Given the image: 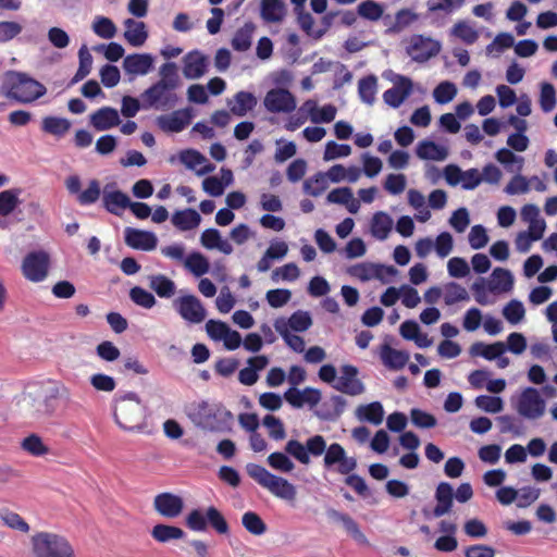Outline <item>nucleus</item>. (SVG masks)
Wrapping results in <instances>:
<instances>
[{
  "label": "nucleus",
  "instance_id": "15",
  "mask_svg": "<svg viewBox=\"0 0 557 557\" xmlns=\"http://www.w3.org/2000/svg\"><path fill=\"white\" fill-rule=\"evenodd\" d=\"M174 305L180 315L190 323H200L206 318L202 304L194 295L182 296L174 301Z\"/></svg>",
  "mask_w": 557,
  "mask_h": 557
},
{
  "label": "nucleus",
  "instance_id": "3",
  "mask_svg": "<svg viewBox=\"0 0 557 557\" xmlns=\"http://www.w3.org/2000/svg\"><path fill=\"white\" fill-rule=\"evenodd\" d=\"M47 88L26 73L9 70L3 73L0 95L17 103H32L41 98Z\"/></svg>",
  "mask_w": 557,
  "mask_h": 557
},
{
  "label": "nucleus",
  "instance_id": "18",
  "mask_svg": "<svg viewBox=\"0 0 557 557\" xmlns=\"http://www.w3.org/2000/svg\"><path fill=\"white\" fill-rule=\"evenodd\" d=\"M124 239L128 247L144 251L153 250L158 244V238L152 232L133 227L125 230Z\"/></svg>",
  "mask_w": 557,
  "mask_h": 557
},
{
  "label": "nucleus",
  "instance_id": "7",
  "mask_svg": "<svg viewBox=\"0 0 557 557\" xmlns=\"http://www.w3.org/2000/svg\"><path fill=\"white\" fill-rule=\"evenodd\" d=\"M186 527L194 532H206L211 528L219 535H228L230 525L224 515L214 506L196 508L185 518Z\"/></svg>",
  "mask_w": 557,
  "mask_h": 557
},
{
  "label": "nucleus",
  "instance_id": "57",
  "mask_svg": "<svg viewBox=\"0 0 557 557\" xmlns=\"http://www.w3.org/2000/svg\"><path fill=\"white\" fill-rule=\"evenodd\" d=\"M129 298L134 304L146 309L152 308L157 302L150 292L139 286H135L129 290Z\"/></svg>",
  "mask_w": 557,
  "mask_h": 557
},
{
  "label": "nucleus",
  "instance_id": "40",
  "mask_svg": "<svg viewBox=\"0 0 557 557\" xmlns=\"http://www.w3.org/2000/svg\"><path fill=\"white\" fill-rule=\"evenodd\" d=\"M275 330L284 338L285 343L296 352L305 350V341L301 336L290 334L287 329V323L284 319H277L274 323Z\"/></svg>",
  "mask_w": 557,
  "mask_h": 557
},
{
  "label": "nucleus",
  "instance_id": "56",
  "mask_svg": "<svg viewBox=\"0 0 557 557\" xmlns=\"http://www.w3.org/2000/svg\"><path fill=\"white\" fill-rule=\"evenodd\" d=\"M326 188L327 180L323 173H318L304 183L305 191L312 197L320 196Z\"/></svg>",
  "mask_w": 557,
  "mask_h": 557
},
{
  "label": "nucleus",
  "instance_id": "12",
  "mask_svg": "<svg viewBox=\"0 0 557 557\" xmlns=\"http://www.w3.org/2000/svg\"><path fill=\"white\" fill-rule=\"evenodd\" d=\"M438 41L422 35H413L407 47V53L413 61L424 62L440 52Z\"/></svg>",
  "mask_w": 557,
  "mask_h": 557
},
{
  "label": "nucleus",
  "instance_id": "58",
  "mask_svg": "<svg viewBox=\"0 0 557 557\" xmlns=\"http://www.w3.org/2000/svg\"><path fill=\"white\" fill-rule=\"evenodd\" d=\"M488 239L487 231L481 224L473 225L468 234V243L475 250L484 248Z\"/></svg>",
  "mask_w": 557,
  "mask_h": 557
},
{
  "label": "nucleus",
  "instance_id": "38",
  "mask_svg": "<svg viewBox=\"0 0 557 557\" xmlns=\"http://www.w3.org/2000/svg\"><path fill=\"white\" fill-rule=\"evenodd\" d=\"M417 156L423 160L441 161L447 157V151L431 140H423L417 147Z\"/></svg>",
  "mask_w": 557,
  "mask_h": 557
},
{
  "label": "nucleus",
  "instance_id": "39",
  "mask_svg": "<svg viewBox=\"0 0 557 557\" xmlns=\"http://www.w3.org/2000/svg\"><path fill=\"white\" fill-rule=\"evenodd\" d=\"M71 128V122L64 117L58 116H46L41 123V129L45 133L62 137L64 136Z\"/></svg>",
  "mask_w": 557,
  "mask_h": 557
},
{
  "label": "nucleus",
  "instance_id": "2",
  "mask_svg": "<svg viewBox=\"0 0 557 557\" xmlns=\"http://www.w3.org/2000/svg\"><path fill=\"white\" fill-rule=\"evenodd\" d=\"M159 75L160 79L140 95L141 107L145 110L169 111L178 103L176 89L181 86V78L177 65L174 62L162 64Z\"/></svg>",
  "mask_w": 557,
  "mask_h": 557
},
{
  "label": "nucleus",
  "instance_id": "31",
  "mask_svg": "<svg viewBox=\"0 0 557 557\" xmlns=\"http://www.w3.org/2000/svg\"><path fill=\"white\" fill-rule=\"evenodd\" d=\"M304 107L308 110L310 119L313 123H330L336 116V108L333 104H326L322 108H318L317 102L313 100H307Z\"/></svg>",
  "mask_w": 557,
  "mask_h": 557
},
{
  "label": "nucleus",
  "instance_id": "1",
  "mask_svg": "<svg viewBox=\"0 0 557 557\" xmlns=\"http://www.w3.org/2000/svg\"><path fill=\"white\" fill-rule=\"evenodd\" d=\"M285 451L301 465L310 463V456L320 457L324 454L323 466L327 470L334 469L339 474H348L357 468V459L349 457L345 448L338 443L326 445L325 438L313 435L306 441V444L297 440H289L285 445Z\"/></svg>",
  "mask_w": 557,
  "mask_h": 557
},
{
  "label": "nucleus",
  "instance_id": "46",
  "mask_svg": "<svg viewBox=\"0 0 557 557\" xmlns=\"http://www.w3.org/2000/svg\"><path fill=\"white\" fill-rule=\"evenodd\" d=\"M0 520L5 527L21 533H28L30 530L29 524L18 513L9 509L0 511Z\"/></svg>",
  "mask_w": 557,
  "mask_h": 557
},
{
  "label": "nucleus",
  "instance_id": "8",
  "mask_svg": "<svg viewBox=\"0 0 557 557\" xmlns=\"http://www.w3.org/2000/svg\"><path fill=\"white\" fill-rule=\"evenodd\" d=\"M30 542L36 557H75L72 545L62 535L38 532L32 536Z\"/></svg>",
  "mask_w": 557,
  "mask_h": 557
},
{
  "label": "nucleus",
  "instance_id": "4",
  "mask_svg": "<svg viewBox=\"0 0 557 557\" xmlns=\"http://www.w3.org/2000/svg\"><path fill=\"white\" fill-rule=\"evenodd\" d=\"M114 421L126 432H141L146 425L147 407L135 392L117 393L114 396Z\"/></svg>",
  "mask_w": 557,
  "mask_h": 557
},
{
  "label": "nucleus",
  "instance_id": "29",
  "mask_svg": "<svg viewBox=\"0 0 557 557\" xmlns=\"http://www.w3.org/2000/svg\"><path fill=\"white\" fill-rule=\"evenodd\" d=\"M260 13L268 23L281 22L286 14L285 3L283 0H261Z\"/></svg>",
  "mask_w": 557,
  "mask_h": 557
},
{
  "label": "nucleus",
  "instance_id": "22",
  "mask_svg": "<svg viewBox=\"0 0 557 557\" xmlns=\"http://www.w3.org/2000/svg\"><path fill=\"white\" fill-rule=\"evenodd\" d=\"M107 185L102 195V203L104 209L114 214L121 215L122 211L127 209L131 202L129 197L121 190H109Z\"/></svg>",
  "mask_w": 557,
  "mask_h": 557
},
{
  "label": "nucleus",
  "instance_id": "48",
  "mask_svg": "<svg viewBox=\"0 0 557 557\" xmlns=\"http://www.w3.org/2000/svg\"><path fill=\"white\" fill-rule=\"evenodd\" d=\"M539 102L542 111L545 113L552 112L555 109L557 99L556 90L553 84L547 82L541 83Z\"/></svg>",
  "mask_w": 557,
  "mask_h": 557
},
{
  "label": "nucleus",
  "instance_id": "61",
  "mask_svg": "<svg viewBox=\"0 0 557 557\" xmlns=\"http://www.w3.org/2000/svg\"><path fill=\"white\" fill-rule=\"evenodd\" d=\"M100 195V183L97 180H91L88 187L78 194L77 201L82 206L92 205L99 199Z\"/></svg>",
  "mask_w": 557,
  "mask_h": 557
},
{
  "label": "nucleus",
  "instance_id": "51",
  "mask_svg": "<svg viewBox=\"0 0 557 557\" xmlns=\"http://www.w3.org/2000/svg\"><path fill=\"white\" fill-rule=\"evenodd\" d=\"M418 15L413 13L409 9H401L397 11L395 14V22L393 25H391L387 28V33H400L406 27H408L410 24H412L414 21H417Z\"/></svg>",
  "mask_w": 557,
  "mask_h": 557
},
{
  "label": "nucleus",
  "instance_id": "43",
  "mask_svg": "<svg viewBox=\"0 0 557 557\" xmlns=\"http://www.w3.org/2000/svg\"><path fill=\"white\" fill-rule=\"evenodd\" d=\"M242 524L247 532L255 536H260L268 530L267 523L255 511H246L242 516Z\"/></svg>",
  "mask_w": 557,
  "mask_h": 557
},
{
  "label": "nucleus",
  "instance_id": "49",
  "mask_svg": "<svg viewBox=\"0 0 557 557\" xmlns=\"http://www.w3.org/2000/svg\"><path fill=\"white\" fill-rule=\"evenodd\" d=\"M185 267L195 275L201 276L208 273L210 265L207 258L200 252H191L185 260Z\"/></svg>",
  "mask_w": 557,
  "mask_h": 557
},
{
  "label": "nucleus",
  "instance_id": "52",
  "mask_svg": "<svg viewBox=\"0 0 557 557\" xmlns=\"http://www.w3.org/2000/svg\"><path fill=\"white\" fill-rule=\"evenodd\" d=\"M79 57V66L76 71L74 77L72 78V84L78 83L84 79L91 71L92 65V57L89 53L86 46H83L78 51Z\"/></svg>",
  "mask_w": 557,
  "mask_h": 557
},
{
  "label": "nucleus",
  "instance_id": "20",
  "mask_svg": "<svg viewBox=\"0 0 557 557\" xmlns=\"http://www.w3.org/2000/svg\"><path fill=\"white\" fill-rule=\"evenodd\" d=\"M183 74L188 79L200 78L208 67V58L199 50H193L183 58Z\"/></svg>",
  "mask_w": 557,
  "mask_h": 557
},
{
  "label": "nucleus",
  "instance_id": "24",
  "mask_svg": "<svg viewBox=\"0 0 557 557\" xmlns=\"http://www.w3.org/2000/svg\"><path fill=\"white\" fill-rule=\"evenodd\" d=\"M90 124L97 131L110 129L120 124L119 112L111 107L100 108L90 115Z\"/></svg>",
  "mask_w": 557,
  "mask_h": 557
},
{
  "label": "nucleus",
  "instance_id": "44",
  "mask_svg": "<svg viewBox=\"0 0 557 557\" xmlns=\"http://www.w3.org/2000/svg\"><path fill=\"white\" fill-rule=\"evenodd\" d=\"M482 182L481 173L476 169L462 171L455 165V185L461 184L465 189H473Z\"/></svg>",
  "mask_w": 557,
  "mask_h": 557
},
{
  "label": "nucleus",
  "instance_id": "19",
  "mask_svg": "<svg viewBox=\"0 0 557 557\" xmlns=\"http://www.w3.org/2000/svg\"><path fill=\"white\" fill-rule=\"evenodd\" d=\"M284 398L294 408H301L305 404L314 407L321 400V392L313 387H306L302 391L290 387L284 393Z\"/></svg>",
  "mask_w": 557,
  "mask_h": 557
},
{
  "label": "nucleus",
  "instance_id": "28",
  "mask_svg": "<svg viewBox=\"0 0 557 557\" xmlns=\"http://www.w3.org/2000/svg\"><path fill=\"white\" fill-rule=\"evenodd\" d=\"M126 41L133 47H140L148 38V32L144 22H138L133 18H127L124 22Z\"/></svg>",
  "mask_w": 557,
  "mask_h": 557
},
{
  "label": "nucleus",
  "instance_id": "11",
  "mask_svg": "<svg viewBox=\"0 0 557 557\" xmlns=\"http://www.w3.org/2000/svg\"><path fill=\"white\" fill-rule=\"evenodd\" d=\"M358 374L359 370L356 366H342L341 375L337 376V381L333 384V388L349 396H358L363 394L366 386L358 377Z\"/></svg>",
  "mask_w": 557,
  "mask_h": 557
},
{
  "label": "nucleus",
  "instance_id": "26",
  "mask_svg": "<svg viewBox=\"0 0 557 557\" xmlns=\"http://www.w3.org/2000/svg\"><path fill=\"white\" fill-rule=\"evenodd\" d=\"M380 358L386 368L400 370L408 362L409 355L406 351L391 347L388 344H383L381 346Z\"/></svg>",
  "mask_w": 557,
  "mask_h": 557
},
{
  "label": "nucleus",
  "instance_id": "35",
  "mask_svg": "<svg viewBox=\"0 0 557 557\" xmlns=\"http://www.w3.org/2000/svg\"><path fill=\"white\" fill-rule=\"evenodd\" d=\"M392 227L393 220L387 213L382 211L374 213L371 220V233L375 238L380 240L386 239Z\"/></svg>",
  "mask_w": 557,
  "mask_h": 557
},
{
  "label": "nucleus",
  "instance_id": "36",
  "mask_svg": "<svg viewBox=\"0 0 557 557\" xmlns=\"http://www.w3.org/2000/svg\"><path fill=\"white\" fill-rule=\"evenodd\" d=\"M506 351V345L503 342H496L494 344L474 343L470 352L473 356H481L487 360H495Z\"/></svg>",
  "mask_w": 557,
  "mask_h": 557
},
{
  "label": "nucleus",
  "instance_id": "9",
  "mask_svg": "<svg viewBox=\"0 0 557 557\" xmlns=\"http://www.w3.org/2000/svg\"><path fill=\"white\" fill-rule=\"evenodd\" d=\"M518 414L527 420L541 419L546 411V401L535 387H525L513 403Z\"/></svg>",
  "mask_w": 557,
  "mask_h": 557
},
{
  "label": "nucleus",
  "instance_id": "41",
  "mask_svg": "<svg viewBox=\"0 0 557 557\" xmlns=\"http://www.w3.org/2000/svg\"><path fill=\"white\" fill-rule=\"evenodd\" d=\"M357 14L370 22H377L383 17L384 7L374 0H364L357 5Z\"/></svg>",
  "mask_w": 557,
  "mask_h": 557
},
{
  "label": "nucleus",
  "instance_id": "64",
  "mask_svg": "<svg viewBox=\"0 0 557 557\" xmlns=\"http://www.w3.org/2000/svg\"><path fill=\"white\" fill-rule=\"evenodd\" d=\"M94 32L101 38L111 39L115 36L116 27L109 17H98L92 25Z\"/></svg>",
  "mask_w": 557,
  "mask_h": 557
},
{
  "label": "nucleus",
  "instance_id": "25",
  "mask_svg": "<svg viewBox=\"0 0 557 557\" xmlns=\"http://www.w3.org/2000/svg\"><path fill=\"white\" fill-rule=\"evenodd\" d=\"M153 64V58L148 53H134L123 61L124 70L129 74L146 75Z\"/></svg>",
  "mask_w": 557,
  "mask_h": 557
},
{
  "label": "nucleus",
  "instance_id": "30",
  "mask_svg": "<svg viewBox=\"0 0 557 557\" xmlns=\"http://www.w3.org/2000/svg\"><path fill=\"white\" fill-rule=\"evenodd\" d=\"M201 221L200 214L191 208L178 210L172 215V223L181 231L196 228Z\"/></svg>",
  "mask_w": 557,
  "mask_h": 557
},
{
  "label": "nucleus",
  "instance_id": "34",
  "mask_svg": "<svg viewBox=\"0 0 557 557\" xmlns=\"http://www.w3.org/2000/svg\"><path fill=\"white\" fill-rule=\"evenodd\" d=\"M257 104V99L253 94L249 91H238L234 96V103L231 106V112L236 116H244L248 111H251Z\"/></svg>",
  "mask_w": 557,
  "mask_h": 557
},
{
  "label": "nucleus",
  "instance_id": "13",
  "mask_svg": "<svg viewBox=\"0 0 557 557\" xmlns=\"http://www.w3.org/2000/svg\"><path fill=\"white\" fill-rule=\"evenodd\" d=\"M264 107L272 113H289L296 108V99L287 89L273 88L264 97Z\"/></svg>",
  "mask_w": 557,
  "mask_h": 557
},
{
  "label": "nucleus",
  "instance_id": "27",
  "mask_svg": "<svg viewBox=\"0 0 557 557\" xmlns=\"http://www.w3.org/2000/svg\"><path fill=\"white\" fill-rule=\"evenodd\" d=\"M329 516L333 520L341 522L357 543L369 545L367 536L361 532L358 523L349 515L332 509L329 511Z\"/></svg>",
  "mask_w": 557,
  "mask_h": 557
},
{
  "label": "nucleus",
  "instance_id": "33",
  "mask_svg": "<svg viewBox=\"0 0 557 557\" xmlns=\"http://www.w3.org/2000/svg\"><path fill=\"white\" fill-rule=\"evenodd\" d=\"M149 287L160 298H171L175 295L176 286L175 283L163 274H156L149 276Z\"/></svg>",
  "mask_w": 557,
  "mask_h": 557
},
{
  "label": "nucleus",
  "instance_id": "45",
  "mask_svg": "<svg viewBox=\"0 0 557 557\" xmlns=\"http://www.w3.org/2000/svg\"><path fill=\"white\" fill-rule=\"evenodd\" d=\"M437 532L443 535L435 541L434 547L440 552H453V521H441Z\"/></svg>",
  "mask_w": 557,
  "mask_h": 557
},
{
  "label": "nucleus",
  "instance_id": "50",
  "mask_svg": "<svg viewBox=\"0 0 557 557\" xmlns=\"http://www.w3.org/2000/svg\"><path fill=\"white\" fill-rule=\"evenodd\" d=\"M20 189H8L0 193V215L7 216L12 213L17 205Z\"/></svg>",
  "mask_w": 557,
  "mask_h": 557
},
{
  "label": "nucleus",
  "instance_id": "6",
  "mask_svg": "<svg viewBox=\"0 0 557 557\" xmlns=\"http://www.w3.org/2000/svg\"><path fill=\"white\" fill-rule=\"evenodd\" d=\"M246 472L252 480L267 488L274 496L289 502L295 500L297 495L296 487L286 479L274 475L264 467L252 462L247 463Z\"/></svg>",
  "mask_w": 557,
  "mask_h": 557
},
{
  "label": "nucleus",
  "instance_id": "17",
  "mask_svg": "<svg viewBox=\"0 0 557 557\" xmlns=\"http://www.w3.org/2000/svg\"><path fill=\"white\" fill-rule=\"evenodd\" d=\"M153 508L162 517L174 519L183 512L184 500L178 495L163 492L154 497Z\"/></svg>",
  "mask_w": 557,
  "mask_h": 557
},
{
  "label": "nucleus",
  "instance_id": "21",
  "mask_svg": "<svg viewBox=\"0 0 557 557\" xmlns=\"http://www.w3.org/2000/svg\"><path fill=\"white\" fill-rule=\"evenodd\" d=\"M411 90V79L400 76L392 88L384 91L383 99L388 106L398 108L409 97Z\"/></svg>",
  "mask_w": 557,
  "mask_h": 557
},
{
  "label": "nucleus",
  "instance_id": "55",
  "mask_svg": "<svg viewBox=\"0 0 557 557\" xmlns=\"http://www.w3.org/2000/svg\"><path fill=\"white\" fill-rule=\"evenodd\" d=\"M495 158L499 163L504 164L506 169L510 172L515 171V169L512 168L515 163L518 164L516 169L517 172H520L522 170L523 158L516 156L511 150L507 148L499 149L496 152Z\"/></svg>",
  "mask_w": 557,
  "mask_h": 557
},
{
  "label": "nucleus",
  "instance_id": "10",
  "mask_svg": "<svg viewBox=\"0 0 557 557\" xmlns=\"http://www.w3.org/2000/svg\"><path fill=\"white\" fill-rule=\"evenodd\" d=\"M50 268L49 253L44 250L28 252L22 261V273L30 282L38 283L47 278Z\"/></svg>",
  "mask_w": 557,
  "mask_h": 557
},
{
  "label": "nucleus",
  "instance_id": "60",
  "mask_svg": "<svg viewBox=\"0 0 557 557\" xmlns=\"http://www.w3.org/2000/svg\"><path fill=\"white\" fill-rule=\"evenodd\" d=\"M286 323L287 329L290 327L295 332H305L311 326L312 320L308 312L299 310L294 312Z\"/></svg>",
  "mask_w": 557,
  "mask_h": 557
},
{
  "label": "nucleus",
  "instance_id": "54",
  "mask_svg": "<svg viewBox=\"0 0 557 557\" xmlns=\"http://www.w3.org/2000/svg\"><path fill=\"white\" fill-rule=\"evenodd\" d=\"M524 314L525 309L523 304L517 299L510 300L503 309V315L511 324H517L522 321Z\"/></svg>",
  "mask_w": 557,
  "mask_h": 557
},
{
  "label": "nucleus",
  "instance_id": "62",
  "mask_svg": "<svg viewBox=\"0 0 557 557\" xmlns=\"http://www.w3.org/2000/svg\"><path fill=\"white\" fill-rule=\"evenodd\" d=\"M351 153V147L347 144H337L336 141H329L325 145L323 159L325 161L334 160L337 158L348 157Z\"/></svg>",
  "mask_w": 557,
  "mask_h": 557
},
{
  "label": "nucleus",
  "instance_id": "32",
  "mask_svg": "<svg viewBox=\"0 0 557 557\" xmlns=\"http://www.w3.org/2000/svg\"><path fill=\"white\" fill-rule=\"evenodd\" d=\"M356 416L360 421L379 425L383 421L384 409L380 401H373L368 405H360L356 410Z\"/></svg>",
  "mask_w": 557,
  "mask_h": 557
},
{
  "label": "nucleus",
  "instance_id": "37",
  "mask_svg": "<svg viewBox=\"0 0 557 557\" xmlns=\"http://www.w3.org/2000/svg\"><path fill=\"white\" fill-rule=\"evenodd\" d=\"M151 536L159 543H166L172 540H181L185 532L175 525L156 524L151 530Z\"/></svg>",
  "mask_w": 557,
  "mask_h": 557
},
{
  "label": "nucleus",
  "instance_id": "47",
  "mask_svg": "<svg viewBox=\"0 0 557 557\" xmlns=\"http://www.w3.org/2000/svg\"><path fill=\"white\" fill-rule=\"evenodd\" d=\"M377 78L369 75L361 78L358 83V94L364 103L372 104L375 100Z\"/></svg>",
  "mask_w": 557,
  "mask_h": 557
},
{
  "label": "nucleus",
  "instance_id": "42",
  "mask_svg": "<svg viewBox=\"0 0 557 557\" xmlns=\"http://www.w3.org/2000/svg\"><path fill=\"white\" fill-rule=\"evenodd\" d=\"M253 30L255 25L250 22L238 28L232 39L233 49L240 52L247 51L251 46Z\"/></svg>",
  "mask_w": 557,
  "mask_h": 557
},
{
  "label": "nucleus",
  "instance_id": "59",
  "mask_svg": "<svg viewBox=\"0 0 557 557\" xmlns=\"http://www.w3.org/2000/svg\"><path fill=\"white\" fill-rule=\"evenodd\" d=\"M263 425L269 431V436L275 441L285 438L286 432L283 422L273 414H267L263 418Z\"/></svg>",
  "mask_w": 557,
  "mask_h": 557
},
{
  "label": "nucleus",
  "instance_id": "5",
  "mask_svg": "<svg viewBox=\"0 0 557 557\" xmlns=\"http://www.w3.org/2000/svg\"><path fill=\"white\" fill-rule=\"evenodd\" d=\"M189 419L193 423L212 432H224L231 429L232 412L221 404L199 401L190 407Z\"/></svg>",
  "mask_w": 557,
  "mask_h": 557
},
{
  "label": "nucleus",
  "instance_id": "23",
  "mask_svg": "<svg viewBox=\"0 0 557 557\" xmlns=\"http://www.w3.org/2000/svg\"><path fill=\"white\" fill-rule=\"evenodd\" d=\"M513 287V275L507 269L496 268L487 282V290L493 294L508 293Z\"/></svg>",
  "mask_w": 557,
  "mask_h": 557
},
{
  "label": "nucleus",
  "instance_id": "14",
  "mask_svg": "<svg viewBox=\"0 0 557 557\" xmlns=\"http://www.w3.org/2000/svg\"><path fill=\"white\" fill-rule=\"evenodd\" d=\"M191 109L174 110L170 114H162L156 119L157 126L164 133H180L191 122Z\"/></svg>",
  "mask_w": 557,
  "mask_h": 557
},
{
  "label": "nucleus",
  "instance_id": "16",
  "mask_svg": "<svg viewBox=\"0 0 557 557\" xmlns=\"http://www.w3.org/2000/svg\"><path fill=\"white\" fill-rule=\"evenodd\" d=\"M437 504L435 507H424L422 513L426 520L440 518L447 513L453 507V486L449 483L442 482L438 484L435 493Z\"/></svg>",
  "mask_w": 557,
  "mask_h": 557
},
{
  "label": "nucleus",
  "instance_id": "63",
  "mask_svg": "<svg viewBox=\"0 0 557 557\" xmlns=\"http://www.w3.org/2000/svg\"><path fill=\"white\" fill-rule=\"evenodd\" d=\"M22 448L36 457L44 456L49 450L48 447L42 443L41 438L36 434H32L25 437L22 442Z\"/></svg>",
  "mask_w": 557,
  "mask_h": 557
},
{
  "label": "nucleus",
  "instance_id": "53",
  "mask_svg": "<svg viewBox=\"0 0 557 557\" xmlns=\"http://www.w3.org/2000/svg\"><path fill=\"white\" fill-rule=\"evenodd\" d=\"M474 403L478 408L488 413H498L504 409V401L498 396L480 395Z\"/></svg>",
  "mask_w": 557,
  "mask_h": 557
}]
</instances>
